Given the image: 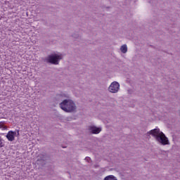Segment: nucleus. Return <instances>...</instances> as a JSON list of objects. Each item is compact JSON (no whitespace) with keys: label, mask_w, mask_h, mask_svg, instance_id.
Listing matches in <instances>:
<instances>
[{"label":"nucleus","mask_w":180,"mask_h":180,"mask_svg":"<svg viewBox=\"0 0 180 180\" xmlns=\"http://www.w3.org/2000/svg\"><path fill=\"white\" fill-rule=\"evenodd\" d=\"M120 89V84L117 82H112L108 87V91L111 94H117Z\"/></svg>","instance_id":"5"},{"label":"nucleus","mask_w":180,"mask_h":180,"mask_svg":"<svg viewBox=\"0 0 180 180\" xmlns=\"http://www.w3.org/2000/svg\"><path fill=\"white\" fill-rule=\"evenodd\" d=\"M120 51L122 52L123 54H126V53H127V45L124 44V45L121 46Z\"/></svg>","instance_id":"8"},{"label":"nucleus","mask_w":180,"mask_h":180,"mask_svg":"<svg viewBox=\"0 0 180 180\" xmlns=\"http://www.w3.org/2000/svg\"><path fill=\"white\" fill-rule=\"evenodd\" d=\"M64 58V56L60 53H53L51 55L48 56L46 58V61L48 64H52L53 65H58L60 64V61Z\"/></svg>","instance_id":"3"},{"label":"nucleus","mask_w":180,"mask_h":180,"mask_svg":"<svg viewBox=\"0 0 180 180\" xmlns=\"http://www.w3.org/2000/svg\"><path fill=\"white\" fill-rule=\"evenodd\" d=\"M0 129L1 130H8V127L5 125V122H0Z\"/></svg>","instance_id":"9"},{"label":"nucleus","mask_w":180,"mask_h":180,"mask_svg":"<svg viewBox=\"0 0 180 180\" xmlns=\"http://www.w3.org/2000/svg\"><path fill=\"white\" fill-rule=\"evenodd\" d=\"M40 162H43V160H37V164H40Z\"/></svg>","instance_id":"14"},{"label":"nucleus","mask_w":180,"mask_h":180,"mask_svg":"<svg viewBox=\"0 0 180 180\" xmlns=\"http://www.w3.org/2000/svg\"><path fill=\"white\" fill-rule=\"evenodd\" d=\"M70 99V95L68 94H59L56 96V101L58 102H63V101H65Z\"/></svg>","instance_id":"7"},{"label":"nucleus","mask_w":180,"mask_h":180,"mask_svg":"<svg viewBox=\"0 0 180 180\" xmlns=\"http://www.w3.org/2000/svg\"><path fill=\"white\" fill-rule=\"evenodd\" d=\"M147 134L153 136L156 141L162 144V146H167L169 144V141L168 140V138L165 136V134H163V132L161 131L158 128H155L148 131Z\"/></svg>","instance_id":"1"},{"label":"nucleus","mask_w":180,"mask_h":180,"mask_svg":"<svg viewBox=\"0 0 180 180\" xmlns=\"http://www.w3.org/2000/svg\"><path fill=\"white\" fill-rule=\"evenodd\" d=\"M5 146L4 143V139H2V136H0V148H2Z\"/></svg>","instance_id":"11"},{"label":"nucleus","mask_w":180,"mask_h":180,"mask_svg":"<svg viewBox=\"0 0 180 180\" xmlns=\"http://www.w3.org/2000/svg\"><path fill=\"white\" fill-rule=\"evenodd\" d=\"M103 180H117V178L113 175H109L105 176Z\"/></svg>","instance_id":"10"},{"label":"nucleus","mask_w":180,"mask_h":180,"mask_svg":"<svg viewBox=\"0 0 180 180\" xmlns=\"http://www.w3.org/2000/svg\"><path fill=\"white\" fill-rule=\"evenodd\" d=\"M88 130L91 134H99L102 131V128L91 125L88 127Z\"/></svg>","instance_id":"6"},{"label":"nucleus","mask_w":180,"mask_h":180,"mask_svg":"<svg viewBox=\"0 0 180 180\" xmlns=\"http://www.w3.org/2000/svg\"><path fill=\"white\" fill-rule=\"evenodd\" d=\"M59 108L66 113H75L77 112V105L70 98L60 102L59 103Z\"/></svg>","instance_id":"2"},{"label":"nucleus","mask_w":180,"mask_h":180,"mask_svg":"<svg viewBox=\"0 0 180 180\" xmlns=\"http://www.w3.org/2000/svg\"><path fill=\"white\" fill-rule=\"evenodd\" d=\"M84 160H85V161H86L87 162H89V161H91V158H89V157H86Z\"/></svg>","instance_id":"13"},{"label":"nucleus","mask_w":180,"mask_h":180,"mask_svg":"<svg viewBox=\"0 0 180 180\" xmlns=\"http://www.w3.org/2000/svg\"><path fill=\"white\" fill-rule=\"evenodd\" d=\"M72 37H73L74 39H79V34L74 33L72 35Z\"/></svg>","instance_id":"12"},{"label":"nucleus","mask_w":180,"mask_h":180,"mask_svg":"<svg viewBox=\"0 0 180 180\" xmlns=\"http://www.w3.org/2000/svg\"><path fill=\"white\" fill-rule=\"evenodd\" d=\"M19 129H15V131H9L8 133H7V134H6V139H7V140L8 141H15V137H19V136H20V133H19Z\"/></svg>","instance_id":"4"}]
</instances>
